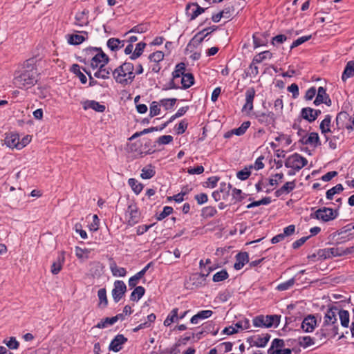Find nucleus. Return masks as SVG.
Here are the masks:
<instances>
[{
    "instance_id": "nucleus-1",
    "label": "nucleus",
    "mask_w": 354,
    "mask_h": 354,
    "mask_svg": "<svg viewBox=\"0 0 354 354\" xmlns=\"http://www.w3.org/2000/svg\"><path fill=\"white\" fill-rule=\"evenodd\" d=\"M37 82V70L28 62L24 64L22 71L16 72L13 79L14 85L19 88H29Z\"/></svg>"
},
{
    "instance_id": "nucleus-2",
    "label": "nucleus",
    "mask_w": 354,
    "mask_h": 354,
    "mask_svg": "<svg viewBox=\"0 0 354 354\" xmlns=\"http://www.w3.org/2000/svg\"><path fill=\"white\" fill-rule=\"evenodd\" d=\"M337 311L338 308L336 307L330 308L326 311L324 317L323 326L317 333L320 339L326 338L330 335L335 336L338 334V324L337 322Z\"/></svg>"
},
{
    "instance_id": "nucleus-3",
    "label": "nucleus",
    "mask_w": 354,
    "mask_h": 354,
    "mask_svg": "<svg viewBox=\"0 0 354 354\" xmlns=\"http://www.w3.org/2000/svg\"><path fill=\"white\" fill-rule=\"evenodd\" d=\"M115 81L122 85L131 84L135 79L134 66L131 62H125L112 71Z\"/></svg>"
},
{
    "instance_id": "nucleus-4",
    "label": "nucleus",
    "mask_w": 354,
    "mask_h": 354,
    "mask_svg": "<svg viewBox=\"0 0 354 354\" xmlns=\"http://www.w3.org/2000/svg\"><path fill=\"white\" fill-rule=\"evenodd\" d=\"M280 316L277 315H259L255 317L253 320V324L256 327H277L279 324Z\"/></svg>"
},
{
    "instance_id": "nucleus-5",
    "label": "nucleus",
    "mask_w": 354,
    "mask_h": 354,
    "mask_svg": "<svg viewBox=\"0 0 354 354\" xmlns=\"http://www.w3.org/2000/svg\"><path fill=\"white\" fill-rule=\"evenodd\" d=\"M337 130L346 129L349 131L354 129V114L351 115L346 111L339 113L336 117Z\"/></svg>"
},
{
    "instance_id": "nucleus-6",
    "label": "nucleus",
    "mask_w": 354,
    "mask_h": 354,
    "mask_svg": "<svg viewBox=\"0 0 354 354\" xmlns=\"http://www.w3.org/2000/svg\"><path fill=\"white\" fill-rule=\"evenodd\" d=\"M308 163L306 158L301 156L297 153L290 156L285 161V166L287 168H291L296 171H299Z\"/></svg>"
},
{
    "instance_id": "nucleus-7",
    "label": "nucleus",
    "mask_w": 354,
    "mask_h": 354,
    "mask_svg": "<svg viewBox=\"0 0 354 354\" xmlns=\"http://www.w3.org/2000/svg\"><path fill=\"white\" fill-rule=\"evenodd\" d=\"M337 216V213L333 209L328 207H323L317 209L315 213L310 214V217L322 220L327 222L335 219Z\"/></svg>"
},
{
    "instance_id": "nucleus-8",
    "label": "nucleus",
    "mask_w": 354,
    "mask_h": 354,
    "mask_svg": "<svg viewBox=\"0 0 354 354\" xmlns=\"http://www.w3.org/2000/svg\"><path fill=\"white\" fill-rule=\"evenodd\" d=\"M268 354H291L290 348H285V342L282 339L275 338L272 340L268 350Z\"/></svg>"
},
{
    "instance_id": "nucleus-9",
    "label": "nucleus",
    "mask_w": 354,
    "mask_h": 354,
    "mask_svg": "<svg viewBox=\"0 0 354 354\" xmlns=\"http://www.w3.org/2000/svg\"><path fill=\"white\" fill-rule=\"evenodd\" d=\"M209 274V272L207 274H201V273H194L192 274L185 283L187 288L193 289L198 287H201L205 285V278Z\"/></svg>"
},
{
    "instance_id": "nucleus-10",
    "label": "nucleus",
    "mask_w": 354,
    "mask_h": 354,
    "mask_svg": "<svg viewBox=\"0 0 354 354\" xmlns=\"http://www.w3.org/2000/svg\"><path fill=\"white\" fill-rule=\"evenodd\" d=\"M270 339V335L265 333L262 335H254L248 338L247 342L250 346L265 347Z\"/></svg>"
},
{
    "instance_id": "nucleus-11",
    "label": "nucleus",
    "mask_w": 354,
    "mask_h": 354,
    "mask_svg": "<svg viewBox=\"0 0 354 354\" xmlns=\"http://www.w3.org/2000/svg\"><path fill=\"white\" fill-rule=\"evenodd\" d=\"M127 291V286L123 281L116 280L111 291L113 299L115 303L118 302L124 295Z\"/></svg>"
},
{
    "instance_id": "nucleus-12",
    "label": "nucleus",
    "mask_w": 354,
    "mask_h": 354,
    "mask_svg": "<svg viewBox=\"0 0 354 354\" xmlns=\"http://www.w3.org/2000/svg\"><path fill=\"white\" fill-rule=\"evenodd\" d=\"M95 50L98 53L91 60V66L93 69L101 66H105L109 61V57L101 49L95 48Z\"/></svg>"
},
{
    "instance_id": "nucleus-13",
    "label": "nucleus",
    "mask_w": 354,
    "mask_h": 354,
    "mask_svg": "<svg viewBox=\"0 0 354 354\" xmlns=\"http://www.w3.org/2000/svg\"><path fill=\"white\" fill-rule=\"evenodd\" d=\"M185 64L179 63L176 66L174 71L172 73L173 79L170 82V88H179V79L185 74Z\"/></svg>"
},
{
    "instance_id": "nucleus-14",
    "label": "nucleus",
    "mask_w": 354,
    "mask_h": 354,
    "mask_svg": "<svg viewBox=\"0 0 354 354\" xmlns=\"http://www.w3.org/2000/svg\"><path fill=\"white\" fill-rule=\"evenodd\" d=\"M206 8H201L196 3H189L186 6V15L190 20L195 19L199 15L204 12Z\"/></svg>"
},
{
    "instance_id": "nucleus-15",
    "label": "nucleus",
    "mask_w": 354,
    "mask_h": 354,
    "mask_svg": "<svg viewBox=\"0 0 354 354\" xmlns=\"http://www.w3.org/2000/svg\"><path fill=\"white\" fill-rule=\"evenodd\" d=\"M126 218L130 225H133L138 223L140 220V213L138 207L135 205H129L126 212Z\"/></svg>"
},
{
    "instance_id": "nucleus-16",
    "label": "nucleus",
    "mask_w": 354,
    "mask_h": 354,
    "mask_svg": "<svg viewBox=\"0 0 354 354\" xmlns=\"http://www.w3.org/2000/svg\"><path fill=\"white\" fill-rule=\"evenodd\" d=\"M317 326V319L315 315H309L306 317L301 326V328L305 333H311Z\"/></svg>"
},
{
    "instance_id": "nucleus-17",
    "label": "nucleus",
    "mask_w": 354,
    "mask_h": 354,
    "mask_svg": "<svg viewBox=\"0 0 354 354\" xmlns=\"http://www.w3.org/2000/svg\"><path fill=\"white\" fill-rule=\"evenodd\" d=\"M313 103L316 106L319 105L322 103H324L327 106L331 105V100L324 87L320 86L318 88L317 96Z\"/></svg>"
},
{
    "instance_id": "nucleus-18",
    "label": "nucleus",
    "mask_w": 354,
    "mask_h": 354,
    "mask_svg": "<svg viewBox=\"0 0 354 354\" xmlns=\"http://www.w3.org/2000/svg\"><path fill=\"white\" fill-rule=\"evenodd\" d=\"M331 127V116L330 115H326L325 118L321 122L319 125V129L322 134L325 136L326 140H329L328 136H327L328 133H335V129L333 131L330 129Z\"/></svg>"
},
{
    "instance_id": "nucleus-19",
    "label": "nucleus",
    "mask_w": 354,
    "mask_h": 354,
    "mask_svg": "<svg viewBox=\"0 0 354 354\" xmlns=\"http://www.w3.org/2000/svg\"><path fill=\"white\" fill-rule=\"evenodd\" d=\"M268 34L266 32L259 33L255 32L253 34V43L254 48L260 46H266L268 41Z\"/></svg>"
},
{
    "instance_id": "nucleus-20",
    "label": "nucleus",
    "mask_w": 354,
    "mask_h": 354,
    "mask_svg": "<svg viewBox=\"0 0 354 354\" xmlns=\"http://www.w3.org/2000/svg\"><path fill=\"white\" fill-rule=\"evenodd\" d=\"M127 341V339L123 335H118L111 342L109 349L118 352L122 349V346Z\"/></svg>"
},
{
    "instance_id": "nucleus-21",
    "label": "nucleus",
    "mask_w": 354,
    "mask_h": 354,
    "mask_svg": "<svg viewBox=\"0 0 354 354\" xmlns=\"http://www.w3.org/2000/svg\"><path fill=\"white\" fill-rule=\"evenodd\" d=\"M255 96L254 88H250L245 92V104L243 107V111H250L253 109V100Z\"/></svg>"
},
{
    "instance_id": "nucleus-22",
    "label": "nucleus",
    "mask_w": 354,
    "mask_h": 354,
    "mask_svg": "<svg viewBox=\"0 0 354 354\" xmlns=\"http://www.w3.org/2000/svg\"><path fill=\"white\" fill-rule=\"evenodd\" d=\"M258 121L265 125L272 124L277 118L274 112L262 113L257 116Z\"/></svg>"
},
{
    "instance_id": "nucleus-23",
    "label": "nucleus",
    "mask_w": 354,
    "mask_h": 354,
    "mask_svg": "<svg viewBox=\"0 0 354 354\" xmlns=\"http://www.w3.org/2000/svg\"><path fill=\"white\" fill-rule=\"evenodd\" d=\"M5 144L9 148L18 149V145L19 144V135L15 133L7 134L5 138Z\"/></svg>"
},
{
    "instance_id": "nucleus-24",
    "label": "nucleus",
    "mask_w": 354,
    "mask_h": 354,
    "mask_svg": "<svg viewBox=\"0 0 354 354\" xmlns=\"http://www.w3.org/2000/svg\"><path fill=\"white\" fill-rule=\"evenodd\" d=\"M249 262L248 254L245 252H239L236 255V262L234 268L236 270H241L246 263Z\"/></svg>"
},
{
    "instance_id": "nucleus-25",
    "label": "nucleus",
    "mask_w": 354,
    "mask_h": 354,
    "mask_svg": "<svg viewBox=\"0 0 354 354\" xmlns=\"http://www.w3.org/2000/svg\"><path fill=\"white\" fill-rule=\"evenodd\" d=\"M83 108L84 110L91 109L97 112L102 113L105 111L104 105L100 104L95 100H86L83 102Z\"/></svg>"
},
{
    "instance_id": "nucleus-26",
    "label": "nucleus",
    "mask_w": 354,
    "mask_h": 354,
    "mask_svg": "<svg viewBox=\"0 0 354 354\" xmlns=\"http://www.w3.org/2000/svg\"><path fill=\"white\" fill-rule=\"evenodd\" d=\"M151 263H149L143 269L129 279V286L131 288L136 286L139 280L145 274L148 269L151 267Z\"/></svg>"
},
{
    "instance_id": "nucleus-27",
    "label": "nucleus",
    "mask_w": 354,
    "mask_h": 354,
    "mask_svg": "<svg viewBox=\"0 0 354 354\" xmlns=\"http://www.w3.org/2000/svg\"><path fill=\"white\" fill-rule=\"evenodd\" d=\"M65 261L64 253H61L56 261H55L50 268V272L53 274H57L62 269L63 264Z\"/></svg>"
},
{
    "instance_id": "nucleus-28",
    "label": "nucleus",
    "mask_w": 354,
    "mask_h": 354,
    "mask_svg": "<svg viewBox=\"0 0 354 354\" xmlns=\"http://www.w3.org/2000/svg\"><path fill=\"white\" fill-rule=\"evenodd\" d=\"M213 314V312L210 310H204L199 311L197 314L194 315L191 318V323L193 324H197L199 321L210 317Z\"/></svg>"
},
{
    "instance_id": "nucleus-29",
    "label": "nucleus",
    "mask_w": 354,
    "mask_h": 354,
    "mask_svg": "<svg viewBox=\"0 0 354 354\" xmlns=\"http://www.w3.org/2000/svg\"><path fill=\"white\" fill-rule=\"evenodd\" d=\"M124 40H120L118 38H110L107 41V46L112 51H117L124 45Z\"/></svg>"
},
{
    "instance_id": "nucleus-30",
    "label": "nucleus",
    "mask_w": 354,
    "mask_h": 354,
    "mask_svg": "<svg viewBox=\"0 0 354 354\" xmlns=\"http://www.w3.org/2000/svg\"><path fill=\"white\" fill-rule=\"evenodd\" d=\"M97 70L94 73V77L103 80L109 79L112 70L110 68L105 66H100L97 68Z\"/></svg>"
},
{
    "instance_id": "nucleus-31",
    "label": "nucleus",
    "mask_w": 354,
    "mask_h": 354,
    "mask_svg": "<svg viewBox=\"0 0 354 354\" xmlns=\"http://www.w3.org/2000/svg\"><path fill=\"white\" fill-rule=\"evenodd\" d=\"M354 75V62L349 61L344 70V72L342 75V81L345 82L347 79L353 77Z\"/></svg>"
},
{
    "instance_id": "nucleus-32",
    "label": "nucleus",
    "mask_w": 354,
    "mask_h": 354,
    "mask_svg": "<svg viewBox=\"0 0 354 354\" xmlns=\"http://www.w3.org/2000/svg\"><path fill=\"white\" fill-rule=\"evenodd\" d=\"M180 82L183 88H188L194 84V76L191 73H185L180 77Z\"/></svg>"
},
{
    "instance_id": "nucleus-33",
    "label": "nucleus",
    "mask_w": 354,
    "mask_h": 354,
    "mask_svg": "<svg viewBox=\"0 0 354 354\" xmlns=\"http://www.w3.org/2000/svg\"><path fill=\"white\" fill-rule=\"evenodd\" d=\"M178 309L174 308L170 313L168 315L165 320L164 321V325L165 326H170L172 323L176 322L178 321Z\"/></svg>"
},
{
    "instance_id": "nucleus-34",
    "label": "nucleus",
    "mask_w": 354,
    "mask_h": 354,
    "mask_svg": "<svg viewBox=\"0 0 354 354\" xmlns=\"http://www.w3.org/2000/svg\"><path fill=\"white\" fill-rule=\"evenodd\" d=\"M301 117L309 122H314L316 116L313 114V109L310 107L303 108L301 111Z\"/></svg>"
},
{
    "instance_id": "nucleus-35",
    "label": "nucleus",
    "mask_w": 354,
    "mask_h": 354,
    "mask_svg": "<svg viewBox=\"0 0 354 354\" xmlns=\"http://www.w3.org/2000/svg\"><path fill=\"white\" fill-rule=\"evenodd\" d=\"M298 344L301 347L306 348L315 344V339L310 336L299 337Z\"/></svg>"
},
{
    "instance_id": "nucleus-36",
    "label": "nucleus",
    "mask_w": 354,
    "mask_h": 354,
    "mask_svg": "<svg viewBox=\"0 0 354 354\" xmlns=\"http://www.w3.org/2000/svg\"><path fill=\"white\" fill-rule=\"evenodd\" d=\"M337 314L339 315L341 325L343 327L347 328L349 324V313L346 310H339L337 311Z\"/></svg>"
},
{
    "instance_id": "nucleus-37",
    "label": "nucleus",
    "mask_w": 354,
    "mask_h": 354,
    "mask_svg": "<svg viewBox=\"0 0 354 354\" xmlns=\"http://www.w3.org/2000/svg\"><path fill=\"white\" fill-rule=\"evenodd\" d=\"M145 290L142 286H137L130 295V299L133 301H138L145 295Z\"/></svg>"
},
{
    "instance_id": "nucleus-38",
    "label": "nucleus",
    "mask_w": 354,
    "mask_h": 354,
    "mask_svg": "<svg viewBox=\"0 0 354 354\" xmlns=\"http://www.w3.org/2000/svg\"><path fill=\"white\" fill-rule=\"evenodd\" d=\"M97 297L99 298V306L101 308L106 307L108 304V299L106 297V290L105 288H100L97 292Z\"/></svg>"
},
{
    "instance_id": "nucleus-39",
    "label": "nucleus",
    "mask_w": 354,
    "mask_h": 354,
    "mask_svg": "<svg viewBox=\"0 0 354 354\" xmlns=\"http://www.w3.org/2000/svg\"><path fill=\"white\" fill-rule=\"evenodd\" d=\"M145 46L146 44L144 42H139L137 44L133 53L129 57L130 59L134 60L138 58L142 54Z\"/></svg>"
},
{
    "instance_id": "nucleus-40",
    "label": "nucleus",
    "mask_w": 354,
    "mask_h": 354,
    "mask_svg": "<svg viewBox=\"0 0 354 354\" xmlns=\"http://www.w3.org/2000/svg\"><path fill=\"white\" fill-rule=\"evenodd\" d=\"M306 145H311L315 147L320 145L319 137L317 133L312 132L309 134L308 137L304 141Z\"/></svg>"
},
{
    "instance_id": "nucleus-41",
    "label": "nucleus",
    "mask_w": 354,
    "mask_h": 354,
    "mask_svg": "<svg viewBox=\"0 0 354 354\" xmlns=\"http://www.w3.org/2000/svg\"><path fill=\"white\" fill-rule=\"evenodd\" d=\"M272 57V53L268 50L263 51L257 55L253 58V64H259L267 59H271Z\"/></svg>"
},
{
    "instance_id": "nucleus-42",
    "label": "nucleus",
    "mask_w": 354,
    "mask_h": 354,
    "mask_svg": "<svg viewBox=\"0 0 354 354\" xmlns=\"http://www.w3.org/2000/svg\"><path fill=\"white\" fill-rule=\"evenodd\" d=\"M128 183L136 194H139L143 189V185L135 178H129Z\"/></svg>"
},
{
    "instance_id": "nucleus-43",
    "label": "nucleus",
    "mask_w": 354,
    "mask_h": 354,
    "mask_svg": "<svg viewBox=\"0 0 354 354\" xmlns=\"http://www.w3.org/2000/svg\"><path fill=\"white\" fill-rule=\"evenodd\" d=\"M110 269L112 274L115 277H124L127 274L125 268L118 267L115 263L111 264Z\"/></svg>"
},
{
    "instance_id": "nucleus-44",
    "label": "nucleus",
    "mask_w": 354,
    "mask_h": 354,
    "mask_svg": "<svg viewBox=\"0 0 354 354\" xmlns=\"http://www.w3.org/2000/svg\"><path fill=\"white\" fill-rule=\"evenodd\" d=\"M206 30H203L201 32H199L198 34H196L194 37V38L192 39L189 46H190L192 44L193 45L200 44L203 41L205 37H207L209 34H210V32H207L205 33Z\"/></svg>"
},
{
    "instance_id": "nucleus-45",
    "label": "nucleus",
    "mask_w": 354,
    "mask_h": 354,
    "mask_svg": "<svg viewBox=\"0 0 354 354\" xmlns=\"http://www.w3.org/2000/svg\"><path fill=\"white\" fill-rule=\"evenodd\" d=\"M141 171L140 176L143 179L151 178L156 173L151 165L144 167Z\"/></svg>"
},
{
    "instance_id": "nucleus-46",
    "label": "nucleus",
    "mask_w": 354,
    "mask_h": 354,
    "mask_svg": "<svg viewBox=\"0 0 354 354\" xmlns=\"http://www.w3.org/2000/svg\"><path fill=\"white\" fill-rule=\"evenodd\" d=\"M71 71L73 72L80 79L82 84H86L87 82L86 77L81 72L80 67L78 64H73L71 66Z\"/></svg>"
},
{
    "instance_id": "nucleus-47",
    "label": "nucleus",
    "mask_w": 354,
    "mask_h": 354,
    "mask_svg": "<svg viewBox=\"0 0 354 354\" xmlns=\"http://www.w3.org/2000/svg\"><path fill=\"white\" fill-rule=\"evenodd\" d=\"M85 40L84 36L80 35H68V42L72 45H78L82 44Z\"/></svg>"
},
{
    "instance_id": "nucleus-48",
    "label": "nucleus",
    "mask_w": 354,
    "mask_h": 354,
    "mask_svg": "<svg viewBox=\"0 0 354 354\" xmlns=\"http://www.w3.org/2000/svg\"><path fill=\"white\" fill-rule=\"evenodd\" d=\"M116 322V318L113 317H106L105 319H102L95 327L98 328H105L109 326H111Z\"/></svg>"
},
{
    "instance_id": "nucleus-49",
    "label": "nucleus",
    "mask_w": 354,
    "mask_h": 354,
    "mask_svg": "<svg viewBox=\"0 0 354 354\" xmlns=\"http://www.w3.org/2000/svg\"><path fill=\"white\" fill-rule=\"evenodd\" d=\"M343 189L342 185L337 184L326 192V198L331 200L335 194L340 193Z\"/></svg>"
},
{
    "instance_id": "nucleus-50",
    "label": "nucleus",
    "mask_w": 354,
    "mask_h": 354,
    "mask_svg": "<svg viewBox=\"0 0 354 354\" xmlns=\"http://www.w3.org/2000/svg\"><path fill=\"white\" fill-rule=\"evenodd\" d=\"M176 101L177 100L176 98L162 99L160 101V104L163 106L165 110H169L174 106Z\"/></svg>"
},
{
    "instance_id": "nucleus-51",
    "label": "nucleus",
    "mask_w": 354,
    "mask_h": 354,
    "mask_svg": "<svg viewBox=\"0 0 354 354\" xmlns=\"http://www.w3.org/2000/svg\"><path fill=\"white\" fill-rule=\"evenodd\" d=\"M283 107V104L282 100L281 98L277 99L274 102V114H275L277 118L281 116L282 114Z\"/></svg>"
},
{
    "instance_id": "nucleus-52",
    "label": "nucleus",
    "mask_w": 354,
    "mask_h": 354,
    "mask_svg": "<svg viewBox=\"0 0 354 354\" xmlns=\"http://www.w3.org/2000/svg\"><path fill=\"white\" fill-rule=\"evenodd\" d=\"M229 277L227 272L225 270H222L213 276V281L214 282H220L225 280Z\"/></svg>"
},
{
    "instance_id": "nucleus-53",
    "label": "nucleus",
    "mask_w": 354,
    "mask_h": 354,
    "mask_svg": "<svg viewBox=\"0 0 354 354\" xmlns=\"http://www.w3.org/2000/svg\"><path fill=\"white\" fill-rule=\"evenodd\" d=\"M252 168V166L245 167L243 169L237 172L236 177L241 180L248 179L251 174L250 169Z\"/></svg>"
},
{
    "instance_id": "nucleus-54",
    "label": "nucleus",
    "mask_w": 354,
    "mask_h": 354,
    "mask_svg": "<svg viewBox=\"0 0 354 354\" xmlns=\"http://www.w3.org/2000/svg\"><path fill=\"white\" fill-rule=\"evenodd\" d=\"M75 255L78 259H88L90 250L88 249H82L80 247H75Z\"/></svg>"
},
{
    "instance_id": "nucleus-55",
    "label": "nucleus",
    "mask_w": 354,
    "mask_h": 354,
    "mask_svg": "<svg viewBox=\"0 0 354 354\" xmlns=\"http://www.w3.org/2000/svg\"><path fill=\"white\" fill-rule=\"evenodd\" d=\"M250 125V122L249 121L244 122L243 123H242L241 127L233 129L232 133L237 136H241L245 133L246 130L249 128Z\"/></svg>"
},
{
    "instance_id": "nucleus-56",
    "label": "nucleus",
    "mask_w": 354,
    "mask_h": 354,
    "mask_svg": "<svg viewBox=\"0 0 354 354\" xmlns=\"http://www.w3.org/2000/svg\"><path fill=\"white\" fill-rule=\"evenodd\" d=\"M295 283V279L292 278L289 280H288L286 282L281 283L279 284L277 287V289L279 291H283L289 289L291 288Z\"/></svg>"
},
{
    "instance_id": "nucleus-57",
    "label": "nucleus",
    "mask_w": 354,
    "mask_h": 354,
    "mask_svg": "<svg viewBox=\"0 0 354 354\" xmlns=\"http://www.w3.org/2000/svg\"><path fill=\"white\" fill-rule=\"evenodd\" d=\"M234 327L239 330V329L244 330L248 329L250 328V321L249 319L244 318L241 320H239L234 324Z\"/></svg>"
},
{
    "instance_id": "nucleus-58",
    "label": "nucleus",
    "mask_w": 354,
    "mask_h": 354,
    "mask_svg": "<svg viewBox=\"0 0 354 354\" xmlns=\"http://www.w3.org/2000/svg\"><path fill=\"white\" fill-rule=\"evenodd\" d=\"M217 211L215 207L207 206L203 209L202 214L204 217H212L216 214Z\"/></svg>"
},
{
    "instance_id": "nucleus-59",
    "label": "nucleus",
    "mask_w": 354,
    "mask_h": 354,
    "mask_svg": "<svg viewBox=\"0 0 354 354\" xmlns=\"http://www.w3.org/2000/svg\"><path fill=\"white\" fill-rule=\"evenodd\" d=\"M160 105V103H158L156 101H153L151 102V104L150 105V113H149V115L151 117H153V116L159 115L160 111V109L159 108Z\"/></svg>"
},
{
    "instance_id": "nucleus-60",
    "label": "nucleus",
    "mask_w": 354,
    "mask_h": 354,
    "mask_svg": "<svg viewBox=\"0 0 354 354\" xmlns=\"http://www.w3.org/2000/svg\"><path fill=\"white\" fill-rule=\"evenodd\" d=\"M151 62L158 63L164 58V53L162 51H156L151 54L149 57Z\"/></svg>"
},
{
    "instance_id": "nucleus-61",
    "label": "nucleus",
    "mask_w": 354,
    "mask_h": 354,
    "mask_svg": "<svg viewBox=\"0 0 354 354\" xmlns=\"http://www.w3.org/2000/svg\"><path fill=\"white\" fill-rule=\"evenodd\" d=\"M328 250L330 258L333 257H339L346 254V252L343 249L339 248H328Z\"/></svg>"
},
{
    "instance_id": "nucleus-62",
    "label": "nucleus",
    "mask_w": 354,
    "mask_h": 354,
    "mask_svg": "<svg viewBox=\"0 0 354 354\" xmlns=\"http://www.w3.org/2000/svg\"><path fill=\"white\" fill-rule=\"evenodd\" d=\"M310 38H311V35L303 36V37L298 38L297 39H296L295 41H294L292 42V44L290 46V49H292V48L302 44L303 43L308 41Z\"/></svg>"
},
{
    "instance_id": "nucleus-63",
    "label": "nucleus",
    "mask_w": 354,
    "mask_h": 354,
    "mask_svg": "<svg viewBox=\"0 0 354 354\" xmlns=\"http://www.w3.org/2000/svg\"><path fill=\"white\" fill-rule=\"evenodd\" d=\"M173 212V208L171 207H169V206H165L164 208H163V210L161 213L159 214V215L158 216V220L160 221V220H162L164 219L165 217H167V216H169V214H171Z\"/></svg>"
},
{
    "instance_id": "nucleus-64",
    "label": "nucleus",
    "mask_w": 354,
    "mask_h": 354,
    "mask_svg": "<svg viewBox=\"0 0 354 354\" xmlns=\"http://www.w3.org/2000/svg\"><path fill=\"white\" fill-rule=\"evenodd\" d=\"M295 187V182L290 181L286 183L281 188L285 194H288Z\"/></svg>"
}]
</instances>
